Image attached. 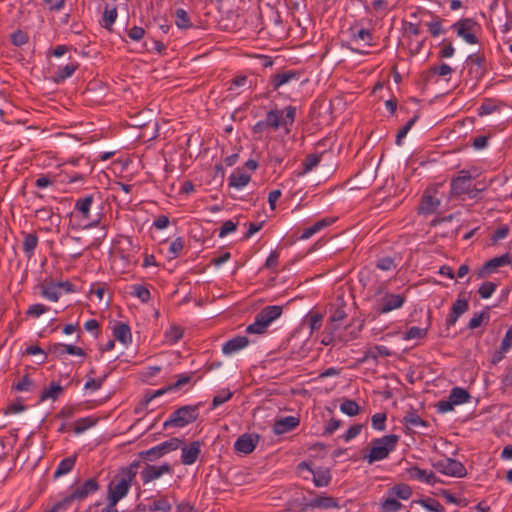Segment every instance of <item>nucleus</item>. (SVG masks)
Returning a JSON list of instances; mask_svg holds the SVG:
<instances>
[{
  "instance_id": "obj_35",
  "label": "nucleus",
  "mask_w": 512,
  "mask_h": 512,
  "mask_svg": "<svg viewBox=\"0 0 512 512\" xmlns=\"http://www.w3.org/2000/svg\"><path fill=\"white\" fill-rule=\"evenodd\" d=\"M117 18V8L116 6L109 8L108 6L105 7L103 14H102V22L101 25L105 29L111 31L112 26Z\"/></svg>"
},
{
  "instance_id": "obj_45",
  "label": "nucleus",
  "mask_w": 512,
  "mask_h": 512,
  "mask_svg": "<svg viewBox=\"0 0 512 512\" xmlns=\"http://www.w3.org/2000/svg\"><path fill=\"white\" fill-rule=\"evenodd\" d=\"M426 25L433 37H437L444 32L442 28V19L437 15H433L432 20Z\"/></svg>"
},
{
  "instance_id": "obj_5",
  "label": "nucleus",
  "mask_w": 512,
  "mask_h": 512,
  "mask_svg": "<svg viewBox=\"0 0 512 512\" xmlns=\"http://www.w3.org/2000/svg\"><path fill=\"white\" fill-rule=\"evenodd\" d=\"M200 403L196 405H185L175 410L170 417L164 422L163 427L182 428L188 424L193 423L199 416Z\"/></svg>"
},
{
  "instance_id": "obj_34",
  "label": "nucleus",
  "mask_w": 512,
  "mask_h": 512,
  "mask_svg": "<svg viewBox=\"0 0 512 512\" xmlns=\"http://www.w3.org/2000/svg\"><path fill=\"white\" fill-rule=\"evenodd\" d=\"M440 201L431 196V195H424L421 205L419 206V212L423 214H430L434 212L437 207L439 206Z\"/></svg>"
},
{
  "instance_id": "obj_12",
  "label": "nucleus",
  "mask_w": 512,
  "mask_h": 512,
  "mask_svg": "<svg viewBox=\"0 0 512 512\" xmlns=\"http://www.w3.org/2000/svg\"><path fill=\"white\" fill-rule=\"evenodd\" d=\"M469 309V303L464 293H460L451 307V312L446 319L448 327L454 326L458 318L467 312Z\"/></svg>"
},
{
  "instance_id": "obj_52",
  "label": "nucleus",
  "mask_w": 512,
  "mask_h": 512,
  "mask_svg": "<svg viewBox=\"0 0 512 512\" xmlns=\"http://www.w3.org/2000/svg\"><path fill=\"white\" fill-rule=\"evenodd\" d=\"M73 501H77L75 497H72V493L65 498H63L61 501L55 503L52 508L45 512H59L61 510L66 509L69 505L72 504Z\"/></svg>"
},
{
  "instance_id": "obj_39",
  "label": "nucleus",
  "mask_w": 512,
  "mask_h": 512,
  "mask_svg": "<svg viewBox=\"0 0 512 512\" xmlns=\"http://www.w3.org/2000/svg\"><path fill=\"white\" fill-rule=\"evenodd\" d=\"M321 155L319 154H309L302 162L303 171L299 173V175L306 174L312 171L318 164L320 163Z\"/></svg>"
},
{
  "instance_id": "obj_62",
  "label": "nucleus",
  "mask_w": 512,
  "mask_h": 512,
  "mask_svg": "<svg viewBox=\"0 0 512 512\" xmlns=\"http://www.w3.org/2000/svg\"><path fill=\"white\" fill-rule=\"evenodd\" d=\"M307 320L311 331L318 330L321 326L322 315L319 313H310Z\"/></svg>"
},
{
  "instance_id": "obj_37",
  "label": "nucleus",
  "mask_w": 512,
  "mask_h": 512,
  "mask_svg": "<svg viewBox=\"0 0 512 512\" xmlns=\"http://www.w3.org/2000/svg\"><path fill=\"white\" fill-rule=\"evenodd\" d=\"M390 355H391V352H390V350L386 346L379 345V346H375L373 348L368 349L365 352L364 357L361 360V362H364V361H366L368 359L376 360L379 356L387 357V356H390Z\"/></svg>"
},
{
  "instance_id": "obj_7",
  "label": "nucleus",
  "mask_w": 512,
  "mask_h": 512,
  "mask_svg": "<svg viewBox=\"0 0 512 512\" xmlns=\"http://www.w3.org/2000/svg\"><path fill=\"white\" fill-rule=\"evenodd\" d=\"M338 500L332 496H317L306 503H295L293 510L306 512L308 509H339Z\"/></svg>"
},
{
  "instance_id": "obj_2",
  "label": "nucleus",
  "mask_w": 512,
  "mask_h": 512,
  "mask_svg": "<svg viewBox=\"0 0 512 512\" xmlns=\"http://www.w3.org/2000/svg\"><path fill=\"white\" fill-rule=\"evenodd\" d=\"M140 466L141 461H133L127 467L121 468L115 478L109 483L108 501H110L111 506H116L127 495Z\"/></svg>"
},
{
  "instance_id": "obj_20",
  "label": "nucleus",
  "mask_w": 512,
  "mask_h": 512,
  "mask_svg": "<svg viewBox=\"0 0 512 512\" xmlns=\"http://www.w3.org/2000/svg\"><path fill=\"white\" fill-rule=\"evenodd\" d=\"M248 344L249 339L246 336H237L224 343L222 351L224 354H232L245 348Z\"/></svg>"
},
{
  "instance_id": "obj_21",
  "label": "nucleus",
  "mask_w": 512,
  "mask_h": 512,
  "mask_svg": "<svg viewBox=\"0 0 512 512\" xmlns=\"http://www.w3.org/2000/svg\"><path fill=\"white\" fill-rule=\"evenodd\" d=\"M313 474V483L316 487H326L331 482V472L328 468H318L311 470Z\"/></svg>"
},
{
  "instance_id": "obj_30",
  "label": "nucleus",
  "mask_w": 512,
  "mask_h": 512,
  "mask_svg": "<svg viewBox=\"0 0 512 512\" xmlns=\"http://www.w3.org/2000/svg\"><path fill=\"white\" fill-rule=\"evenodd\" d=\"M412 504H419L430 512H445L444 506L437 499L431 497L413 500Z\"/></svg>"
},
{
  "instance_id": "obj_40",
  "label": "nucleus",
  "mask_w": 512,
  "mask_h": 512,
  "mask_svg": "<svg viewBox=\"0 0 512 512\" xmlns=\"http://www.w3.org/2000/svg\"><path fill=\"white\" fill-rule=\"evenodd\" d=\"M184 330L180 326L173 325L165 332V339L170 344H176L183 337Z\"/></svg>"
},
{
  "instance_id": "obj_22",
  "label": "nucleus",
  "mask_w": 512,
  "mask_h": 512,
  "mask_svg": "<svg viewBox=\"0 0 512 512\" xmlns=\"http://www.w3.org/2000/svg\"><path fill=\"white\" fill-rule=\"evenodd\" d=\"M298 74L294 71H284L271 76V84L274 90H278L282 85L297 79Z\"/></svg>"
},
{
  "instance_id": "obj_11",
  "label": "nucleus",
  "mask_w": 512,
  "mask_h": 512,
  "mask_svg": "<svg viewBox=\"0 0 512 512\" xmlns=\"http://www.w3.org/2000/svg\"><path fill=\"white\" fill-rule=\"evenodd\" d=\"M472 176L468 171H460V175L451 180V195L460 196L462 194H469L470 198L474 197V194L470 192V183Z\"/></svg>"
},
{
  "instance_id": "obj_60",
  "label": "nucleus",
  "mask_w": 512,
  "mask_h": 512,
  "mask_svg": "<svg viewBox=\"0 0 512 512\" xmlns=\"http://www.w3.org/2000/svg\"><path fill=\"white\" fill-rule=\"evenodd\" d=\"M362 427L363 426L361 424H355V425L351 426L346 431V433H344L342 435V438L344 439L345 442H349L350 440L354 439L355 437H357L360 434Z\"/></svg>"
},
{
  "instance_id": "obj_55",
  "label": "nucleus",
  "mask_w": 512,
  "mask_h": 512,
  "mask_svg": "<svg viewBox=\"0 0 512 512\" xmlns=\"http://www.w3.org/2000/svg\"><path fill=\"white\" fill-rule=\"evenodd\" d=\"M28 40V34L22 30H17L11 35V42L18 47L26 44Z\"/></svg>"
},
{
  "instance_id": "obj_38",
  "label": "nucleus",
  "mask_w": 512,
  "mask_h": 512,
  "mask_svg": "<svg viewBox=\"0 0 512 512\" xmlns=\"http://www.w3.org/2000/svg\"><path fill=\"white\" fill-rule=\"evenodd\" d=\"M63 392V387L56 383H51L48 388L43 389L40 395V400L45 401L51 399L55 401Z\"/></svg>"
},
{
  "instance_id": "obj_18",
  "label": "nucleus",
  "mask_w": 512,
  "mask_h": 512,
  "mask_svg": "<svg viewBox=\"0 0 512 512\" xmlns=\"http://www.w3.org/2000/svg\"><path fill=\"white\" fill-rule=\"evenodd\" d=\"M407 473L410 478L417 479L429 485H434L437 482V477L432 471H427L417 466L408 468Z\"/></svg>"
},
{
  "instance_id": "obj_1",
  "label": "nucleus",
  "mask_w": 512,
  "mask_h": 512,
  "mask_svg": "<svg viewBox=\"0 0 512 512\" xmlns=\"http://www.w3.org/2000/svg\"><path fill=\"white\" fill-rule=\"evenodd\" d=\"M295 117L296 108L294 106H287L283 110L275 107L267 112L265 119L253 125L252 133L261 137L266 130L272 129L276 131L280 127H284L286 132H289L295 121Z\"/></svg>"
},
{
  "instance_id": "obj_15",
  "label": "nucleus",
  "mask_w": 512,
  "mask_h": 512,
  "mask_svg": "<svg viewBox=\"0 0 512 512\" xmlns=\"http://www.w3.org/2000/svg\"><path fill=\"white\" fill-rule=\"evenodd\" d=\"M100 486L95 478L87 479L83 484L77 486L72 492V497H75L77 501H82L89 495L97 492Z\"/></svg>"
},
{
  "instance_id": "obj_24",
  "label": "nucleus",
  "mask_w": 512,
  "mask_h": 512,
  "mask_svg": "<svg viewBox=\"0 0 512 512\" xmlns=\"http://www.w3.org/2000/svg\"><path fill=\"white\" fill-rule=\"evenodd\" d=\"M373 35L369 29L361 28L357 32H353L351 36V42L357 45H363L370 47L372 46Z\"/></svg>"
},
{
  "instance_id": "obj_14",
  "label": "nucleus",
  "mask_w": 512,
  "mask_h": 512,
  "mask_svg": "<svg viewBox=\"0 0 512 512\" xmlns=\"http://www.w3.org/2000/svg\"><path fill=\"white\" fill-rule=\"evenodd\" d=\"M258 441L259 435L254 433H245L235 441L234 449L242 454H250L254 451Z\"/></svg>"
},
{
  "instance_id": "obj_54",
  "label": "nucleus",
  "mask_w": 512,
  "mask_h": 512,
  "mask_svg": "<svg viewBox=\"0 0 512 512\" xmlns=\"http://www.w3.org/2000/svg\"><path fill=\"white\" fill-rule=\"evenodd\" d=\"M426 334H427V329L413 326L407 330L404 338L407 340L420 339V338L425 337Z\"/></svg>"
},
{
  "instance_id": "obj_58",
  "label": "nucleus",
  "mask_w": 512,
  "mask_h": 512,
  "mask_svg": "<svg viewBox=\"0 0 512 512\" xmlns=\"http://www.w3.org/2000/svg\"><path fill=\"white\" fill-rule=\"evenodd\" d=\"M386 414L376 413L372 416L371 422L374 429L382 431L385 429Z\"/></svg>"
},
{
  "instance_id": "obj_64",
  "label": "nucleus",
  "mask_w": 512,
  "mask_h": 512,
  "mask_svg": "<svg viewBox=\"0 0 512 512\" xmlns=\"http://www.w3.org/2000/svg\"><path fill=\"white\" fill-rule=\"evenodd\" d=\"M500 347L502 348V351H508L512 347V325L506 331Z\"/></svg>"
},
{
  "instance_id": "obj_53",
  "label": "nucleus",
  "mask_w": 512,
  "mask_h": 512,
  "mask_svg": "<svg viewBox=\"0 0 512 512\" xmlns=\"http://www.w3.org/2000/svg\"><path fill=\"white\" fill-rule=\"evenodd\" d=\"M48 310H49V307H47L43 304L37 303V304L31 305L28 308V310L26 311V315L29 317H32V318H37V317L41 316L42 314L46 313Z\"/></svg>"
},
{
  "instance_id": "obj_50",
  "label": "nucleus",
  "mask_w": 512,
  "mask_h": 512,
  "mask_svg": "<svg viewBox=\"0 0 512 512\" xmlns=\"http://www.w3.org/2000/svg\"><path fill=\"white\" fill-rule=\"evenodd\" d=\"M455 49L451 41L444 39L441 42V49L438 52L440 58H450L454 55Z\"/></svg>"
},
{
  "instance_id": "obj_25",
  "label": "nucleus",
  "mask_w": 512,
  "mask_h": 512,
  "mask_svg": "<svg viewBox=\"0 0 512 512\" xmlns=\"http://www.w3.org/2000/svg\"><path fill=\"white\" fill-rule=\"evenodd\" d=\"M93 202V195H87L83 198L77 199L74 208L76 211L81 213L83 219L88 220L90 217V209Z\"/></svg>"
},
{
  "instance_id": "obj_48",
  "label": "nucleus",
  "mask_w": 512,
  "mask_h": 512,
  "mask_svg": "<svg viewBox=\"0 0 512 512\" xmlns=\"http://www.w3.org/2000/svg\"><path fill=\"white\" fill-rule=\"evenodd\" d=\"M232 396L233 393L229 389L221 390L217 395L213 397L212 409H215L216 407L229 401Z\"/></svg>"
},
{
  "instance_id": "obj_27",
  "label": "nucleus",
  "mask_w": 512,
  "mask_h": 512,
  "mask_svg": "<svg viewBox=\"0 0 512 512\" xmlns=\"http://www.w3.org/2000/svg\"><path fill=\"white\" fill-rule=\"evenodd\" d=\"M403 423L408 429H412L415 427H427L428 423L423 420L415 410L407 411L405 416L403 417Z\"/></svg>"
},
{
  "instance_id": "obj_42",
  "label": "nucleus",
  "mask_w": 512,
  "mask_h": 512,
  "mask_svg": "<svg viewBox=\"0 0 512 512\" xmlns=\"http://www.w3.org/2000/svg\"><path fill=\"white\" fill-rule=\"evenodd\" d=\"M175 16H176L175 24L178 28L188 29L191 27L190 18L188 16V13L184 9H182V8L177 9Z\"/></svg>"
},
{
  "instance_id": "obj_10",
  "label": "nucleus",
  "mask_w": 512,
  "mask_h": 512,
  "mask_svg": "<svg viewBox=\"0 0 512 512\" xmlns=\"http://www.w3.org/2000/svg\"><path fill=\"white\" fill-rule=\"evenodd\" d=\"M173 469L170 464L164 463L160 466L145 464L143 467L140 476L143 484H148L156 479H159L164 474H171Z\"/></svg>"
},
{
  "instance_id": "obj_23",
  "label": "nucleus",
  "mask_w": 512,
  "mask_h": 512,
  "mask_svg": "<svg viewBox=\"0 0 512 512\" xmlns=\"http://www.w3.org/2000/svg\"><path fill=\"white\" fill-rule=\"evenodd\" d=\"M40 288L41 295L50 301L57 302L61 296L59 285L54 282L43 283Z\"/></svg>"
},
{
  "instance_id": "obj_47",
  "label": "nucleus",
  "mask_w": 512,
  "mask_h": 512,
  "mask_svg": "<svg viewBox=\"0 0 512 512\" xmlns=\"http://www.w3.org/2000/svg\"><path fill=\"white\" fill-rule=\"evenodd\" d=\"M133 291L131 294L141 300V302L146 303L150 300L151 294L147 287L143 285H134L132 286Z\"/></svg>"
},
{
  "instance_id": "obj_19",
  "label": "nucleus",
  "mask_w": 512,
  "mask_h": 512,
  "mask_svg": "<svg viewBox=\"0 0 512 512\" xmlns=\"http://www.w3.org/2000/svg\"><path fill=\"white\" fill-rule=\"evenodd\" d=\"M511 256L512 254L505 253L499 257H494L488 260L482 266L481 274H489L492 273L498 267L511 265Z\"/></svg>"
},
{
  "instance_id": "obj_28",
  "label": "nucleus",
  "mask_w": 512,
  "mask_h": 512,
  "mask_svg": "<svg viewBox=\"0 0 512 512\" xmlns=\"http://www.w3.org/2000/svg\"><path fill=\"white\" fill-rule=\"evenodd\" d=\"M228 180H229V185L231 187L241 189L250 182L251 177H250V175H248L245 172L236 170L229 176Z\"/></svg>"
},
{
  "instance_id": "obj_56",
  "label": "nucleus",
  "mask_w": 512,
  "mask_h": 512,
  "mask_svg": "<svg viewBox=\"0 0 512 512\" xmlns=\"http://www.w3.org/2000/svg\"><path fill=\"white\" fill-rule=\"evenodd\" d=\"M184 248V240L182 237L176 238L169 246V252L172 254L171 258H176Z\"/></svg>"
},
{
  "instance_id": "obj_46",
  "label": "nucleus",
  "mask_w": 512,
  "mask_h": 512,
  "mask_svg": "<svg viewBox=\"0 0 512 512\" xmlns=\"http://www.w3.org/2000/svg\"><path fill=\"white\" fill-rule=\"evenodd\" d=\"M402 508V504L395 498L389 497L381 503L383 512H397Z\"/></svg>"
},
{
  "instance_id": "obj_59",
  "label": "nucleus",
  "mask_w": 512,
  "mask_h": 512,
  "mask_svg": "<svg viewBox=\"0 0 512 512\" xmlns=\"http://www.w3.org/2000/svg\"><path fill=\"white\" fill-rule=\"evenodd\" d=\"M376 267L383 271H389L396 267L394 263V259L392 257H383L379 259L376 263Z\"/></svg>"
},
{
  "instance_id": "obj_13",
  "label": "nucleus",
  "mask_w": 512,
  "mask_h": 512,
  "mask_svg": "<svg viewBox=\"0 0 512 512\" xmlns=\"http://www.w3.org/2000/svg\"><path fill=\"white\" fill-rule=\"evenodd\" d=\"M405 302V297L400 294H386L378 303L376 311L379 314L388 313L400 308Z\"/></svg>"
},
{
  "instance_id": "obj_33",
  "label": "nucleus",
  "mask_w": 512,
  "mask_h": 512,
  "mask_svg": "<svg viewBox=\"0 0 512 512\" xmlns=\"http://www.w3.org/2000/svg\"><path fill=\"white\" fill-rule=\"evenodd\" d=\"M78 68L77 63H69L64 67H59L58 71L53 76V80L56 83L63 82L65 79L70 77Z\"/></svg>"
},
{
  "instance_id": "obj_49",
  "label": "nucleus",
  "mask_w": 512,
  "mask_h": 512,
  "mask_svg": "<svg viewBox=\"0 0 512 512\" xmlns=\"http://www.w3.org/2000/svg\"><path fill=\"white\" fill-rule=\"evenodd\" d=\"M347 318L344 307H337L330 315V321L334 324V329H337L340 323Z\"/></svg>"
},
{
  "instance_id": "obj_36",
  "label": "nucleus",
  "mask_w": 512,
  "mask_h": 512,
  "mask_svg": "<svg viewBox=\"0 0 512 512\" xmlns=\"http://www.w3.org/2000/svg\"><path fill=\"white\" fill-rule=\"evenodd\" d=\"M449 398L454 405H460L466 403L470 399V394L467 390L461 387H454L450 391Z\"/></svg>"
},
{
  "instance_id": "obj_63",
  "label": "nucleus",
  "mask_w": 512,
  "mask_h": 512,
  "mask_svg": "<svg viewBox=\"0 0 512 512\" xmlns=\"http://www.w3.org/2000/svg\"><path fill=\"white\" fill-rule=\"evenodd\" d=\"M237 228V223L233 222L232 220L225 221L219 230V237H225L231 232H234Z\"/></svg>"
},
{
  "instance_id": "obj_16",
  "label": "nucleus",
  "mask_w": 512,
  "mask_h": 512,
  "mask_svg": "<svg viewBox=\"0 0 512 512\" xmlns=\"http://www.w3.org/2000/svg\"><path fill=\"white\" fill-rule=\"evenodd\" d=\"M181 451V462L184 465H192L196 462L201 452V443L199 441H193L188 446L182 447Z\"/></svg>"
},
{
  "instance_id": "obj_4",
  "label": "nucleus",
  "mask_w": 512,
  "mask_h": 512,
  "mask_svg": "<svg viewBox=\"0 0 512 512\" xmlns=\"http://www.w3.org/2000/svg\"><path fill=\"white\" fill-rule=\"evenodd\" d=\"M399 437L395 434L385 435L381 438L374 439L371 442L370 453L364 456L368 463L383 460L388 457L389 453L393 451L397 445Z\"/></svg>"
},
{
  "instance_id": "obj_31",
  "label": "nucleus",
  "mask_w": 512,
  "mask_h": 512,
  "mask_svg": "<svg viewBox=\"0 0 512 512\" xmlns=\"http://www.w3.org/2000/svg\"><path fill=\"white\" fill-rule=\"evenodd\" d=\"M23 235V251L28 257H31L38 245V236L35 233H23Z\"/></svg>"
},
{
  "instance_id": "obj_26",
  "label": "nucleus",
  "mask_w": 512,
  "mask_h": 512,
  "mask_svg": "<svg viewBox=\"0 0 512 512\" xmlns=\"http://www.w3.org/2000/svg\"><path fill=\"white\" fill-rule=\"evenodd\" d=\"M113 334H114V337L120 341L121 343L123 344H128L129 342H131V338H132V335H131V330H130V327L128 324L126 323H118L115 325L114 327V330H113Z\"/></svg>"
},
{
  "instance_id": "obj_44",
  "label": "nucleus",
  "mask_w": 512,
  "mask_h": 512,
  "mask_svg": "<svg viewBox=\"0 0 512 512\" xmlns=\"http://www.w3.org/2000/svg\"><path fill=\"white\" fill-rule=\"evenodd\" d=\"M340 410L344 414L352 417L360 412V407L354 400H344L340 405Z\"/></svg>"
},
{
  "instance_id": "obj_6",
  "label": "nucleus",
  "mask_w": 512,
  "mask_h": 512,
  "mask_svg": "<svg viewBox=\"0 0 512 512\" xmlns=\"http://www.w3.org/2000/svg\"><path fill=\"white\" fill-rule=\"evenodd\" d=\"M182 444L183 440L174 437L148 450L139 452V457L144 461L153 462L168 454L169 452L179 449Z\"/></svg>"
},
{
  "instance_id": "obj_17",
  "label": "nucleus",
  "mask_w": 512,
  "mask_h": 512,
  "mask_svg": "<svg viewBox=\"0 0 512 512\" xmlns=\"http://www.w3.org/2000/svg\"><path fill=\"white\" fill-rule=\"evenodd\" d=\"M299 423V419L294 416L280 418L275 421L273 425V432L277 435L287 433L295 429Z\"/></svg>"
},
{
  "instance_id": "obj_32",
  "label": "nucleus",
  "mask_w": 512,
  "mask_h": 512,
  "mask_svg": "<svg viewBox=\"0 0 512 512\" xmlns=\"http://www.w3.org/2000/svg\"><path fill=\"white\" fill-rule=\"evenodd\" d=\"M390 496L407 500L412 496V488L407 484H398L388 490Z\"/></svg>"
},
{
  "instance_id": "obj_61",
  "label": "nucleus",
  "mask_w": 512,
  "mask_h": 512,
  "mask_svg": "<svg viewBox=\"0 0 512 512\" xmlns=\"http://www.w3.org/2000/svg\"><path fill=\"white\" fill-rule=\"evenodd\" d=\"M430 72L435 75L439 76H446L453 72V69L445 63H442L441 65H435L430 68Z\"/></svg>"
},
{
  "instance_id": "obj_29",
  "label": "nucleus",
  "mask_w": 512,
  "mask_h": 512,
  "mask_svg": "<svg viewBox=\"0 0 512 512\" xmlns=\"http://www.w3.org/2000/svg\"><path fill=\"white\" fill-rule=\"evenodd\" d=\"M76 463V456H69L60 461L57 469L54 472V477L58 478L60 476L66 475L72 471Z\"/></svg>"
},
{
  "instance_id": "obj_51",
  "label": "nucleus",
  "mask_w": 512,
  "mask_h": 512,
  "mask_svg": "<svg viewBox=\"0 0 512 512\" xmlns=\"http://www.w3.org/2000/svg\"><path fill=\"white\" fill-rule=\"evenodd\" d=\"M497 285L493 282L487 281L484 282L478 289V293L481 298L487 299L489 298L496 290Z\"/></svg>"
},
{
  "instance_id": "obj_43",
  "label": "nucleus",
  "mask_w": 512,
  "mask_h": 512,
  "mask_svg": "<svg viewBox=\"0 0 512 512\" xmlns=\"http://www.w3.org/2000/svg\"><path fill=\"white\" fill-rule=\"evenodd\" d=\"M171 508H172V506L169 503L168 499L166 497H161L149 505L148 511L149 512H157V511L169 512L171 510Z\"/></svg>"
},
{
  "instance_id": "obj_9",
  "label": "nucleus",
  "mask_w": 512,
  "mask_h": 512,
  "mask_svg": "<svg viewBox=\"0 0 512 512\" xmlns=\"http://www.w3.org/2000/svg\"><path fill=\"white\" fill-rule=\"evenodd\" d=\"M477 23L472 18H463L458 20L452 25V29L456 31L457 35L463 38L469 44L478 43V38L475 35L474 28Z\"/></svg>"
},
{
  "instance_id": "obj_3",
  "label": "nucleus",
  "mask_w": 512,
  "mask_h": 512,
  "mask_svg": "<svg viewBox=\"0 0 512 512\" xmlns=\"http://www.w3.org/2000/svg\"><path fill=\"white\" fill-rule=\"evenodd\" d=\"M283 312L282 306L270 305L264 307L255 317L252 324L248 325L246 332L249 334H263L268 326L278 319Z\"/></svg>"
},
{
  "instance_id": "obj_8",
  "label": "nucleus",
  "mask_w": 512,
  "mask_h": 512,
  "mask_svg": "<svg viewBox=\"0 0 512 512\" xmlns=\"http://www.w3.org/2000/svg\"><path fill=\"white\" fill-rule=\"evenodd\" d=\"M433 466L439 473L451 477L462 478L467 474L465 466L453 458L439 460Z\"/></svg>"
},
{
  "instance_id": "obj_41",
  "label": "nucleus",
  "mask_w": 512,
  "mask_h": 512,
  "mask_svg": "<svg viewBox=\"0 0 512 512\" xmlns=\"http://www.w3.org/2000/svg\"><path fill=\"white\" fill-rule=\"evenodd\" d=\"M96 422L97 420L91 417L80 418L75 421L73 430L76 434H81L88 428L94 426Z\"/></svg>"
},
{
  "instance_id": "obj_57",
  "label": "nucleus",
  "mask_w": 512,
  "mask_h": 512,
  "mask_svg": "<svg viewBox=\"0 0 512 512\" xmlns=\"http://www.w3.org/2000/svg\"><path fill=\"white\" fill-rule=\"evenodd\" d=\"M484 319H486L487 321L489 320V315L486 314L485 312H482V313H479V314H475L469 321L468 323V328L471 329V330H474L476 328H478L479 326H481V324L483 323Z\"/></svg>"
}]
</instances>
